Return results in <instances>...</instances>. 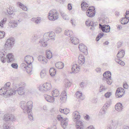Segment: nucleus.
Wrapping results in <instances>:
<instances>
[{
	"label": "nucleus",
	"mask_w": 129,
	"mask_h": 129,
	"mask_svg": "<svg viewBox=\"0 0 129 129\" xmlns=\"http://www.w3.org/2000/svg\"><path fill=\"white\" fill-rule=\"evenodd\" d=\"M16 90L14 89H10L9 90L2 88L0 89V94L1 95L7 94L8 96H10L15 94Z\"/></svg>",
	"instance_id": "nucleus-2"
},
{
	"label": "nucleus",
	"mask_w": 129,
	"mask_h": 129,
	"mask_svg": "<svg viewBox=\"0 0 129 129\" xmlns=\"http://www.w3.org/2000/svg\"><path fill=\"white\" fill-rule=\"evenodd\" d=\"M6 54L4 53L0 52V57L1 58V60L3 63L5 62L6 59V57H4L5 56Z\"/></svg>",
	"instance_id": "nucleus-26"
},
{
	"label": "nucleus",
	"mask_w": 129,
	"mask_h": 129,
	"mask_svg": "<svg viewBox=\"0 0 129 129\" xmlns=\"http://www.w3.org/2000/svg\"><path fill=\"white\" fill-rule=\"evenodd\" d=\"M68 119L67 118H64L63 120L61 122V125L63 128H65L68 125Z\"/></svg>",
	"instance_id": "nucleus-18"
},
{
	"label": "nucleus",
	"mask_w": 129,
	"mask_h": 129,
	"mask_svg": "<svg viewBox=\"0 0 129 129\" xmlns=\"http://www.w3.org/2000/svg\"><path fill=\"white\" fill-rule=\"evenodd\" d=\"M48 33L49 37L50 39H54L55 36V33L53 32H51L50 33Z\"/></svg>",
	"instance_id": "nucleus-42"
},
{
	"label": "nucleus",
	"mask_w": 129,
	"mask_h": 129,
	"mask_svg": "<svg viewBox=\"0 0 129 129\" xmlns=\"http://www.w3.org/2000/svg\"><path fill=\"white\" fill-rule=\"evenodd\" d=\"M11 67L13 68L17 69L18 68V65L16 63H12L11 64Z\"/></svg>",
	"instance_id": "nucleus-55"
},
{
	"label": "nucleus",
	"mask_w": 129,
	"mask_h": 129,
	"mask_svg": "<svg viewBox=\"0 0 129 129\" xmlns=\"http://www.w3.org/2000/svg\"><path fill=\"white\" fill-rule=\"evenodd\" d=\"M88 5L85 2H83L81 4V8L82 10H86L87 9V7H88Z\"/></svg>",
	"instance_id": "nucleus-35"
},
{
	"label": "nucleus",
	"mask_w": 129,
	"mask_h": 129,
	"mask_svg": "<svg viewBox=\"0 0 129 129\" xmlns=\"http://www.w3.org/2000/svg\"><path fill=\"white\" fill-rule=\"evenodd\" d=\"M107 89L106 87L103 85H101L99 89L100 92L105 91Z\"/></svg>",
	"instance_id": "nucleus-44"
},
{
	"label": "nucleus",
	"mask_w": 129,
	"mask_h": 129,
	"mask_svg": "<svg viewBox=\"0 0 129 129\" xmlns=\"http://www.w3.org/2000/svg\"><path fill=\"white\" fill-rule=\"evenodd\" d=\"M80 69L79 67L76 64H73L72 68V72L74 73H78L80 71Z\"/></svg>",
	"instance_id": "nucleus-10"
},
{
	"label": "nucleus",
	"mask_w": 129,
	"mask_h": 129,
	"mask_svg": "<svg viewBox=\"0 0 129 129\" xmlns=\"http://www.w3.org/2000/svg\"><path fill=\"white\" fill-rule=\"evenodd\" d=\"M20 67L22 68H24L25 69H26V67H27V66L26 65V64L25 63H23L21 64Z\"/></svg>",
	"instance_id": "nucleus-61"
},
{
	"label": "nucleus",
	"mask_w": 129,
	"mask_h": 129,
	"mask_svg": "<svg viewBox=\"0 0 129 129\" xmlns=\"http://www.w3.org/2000/svg\"><path fill=\"white\" fill-rule=\"evenodd\" d=\"M11 84V83L10 82H8L6 83L4 85V88L6 89H7L8 90H9V88H10V85Z\"/></svg>",
	"instance_id": "nucleus-49"
},
{
	"label": "nucleus",
	"mask_w": 129,
	"mask_h": 129,
	"mask_svg": "<svg viewBox=\"0 0 129 129\" xmlns=\"http://www.w3.org/2000/svg\"><path fill=\"white\" fill-rule=\"evenodd\" d=\"M124 54L125 52L124 50H119L117 54V56L118 58H121L123 57Z\"/></svg>",
	"instance_id": "nucleus-21"
},
{
	"label": "nucleus",
	"mask_w": 129,
	"mask_h": 129,
	"mask_svg": "<svg viewBox=\"0 0 129 129\" xmlns=\"http://www.w3.org/2000/svg\"><path fill=\"white\" fill-rule=\"evenodd\" d=\"M17 5L23 10L25 11H26L27 10V8L26 6L23 5L22 3L20 2H17Z\"/></svg>",
	"instance_id": "nucleus-29"
},
{
	"label": "nucleus",
	"mask_w": 129,
	"mask_h": 129,
	"mask_svg": "<svg viewBox=\"0 0 129 129\" xmlns=\"http://www.w3.org/2000/svg\"><path fill=\"white\" fill-rule=\"evenodd\" d=\"M104 35V34L103 33H100L97 36L96 40L97 41H98Z\"/></svg>",
	"instance_id": "nucleus-48"
},
{
	"label": "nucleus",
	"mask_w": 129,
	"mask_h": 129,
	"mask_svg": "<svg viewBox=\"0 0 129 129\" xmlns=\"http://www.w3.org/2000/svg\"><path fill=\"white\" fill-rule=\"evenodd\" d=\"M107 112V109L104 106L103 108L100 110V113L101 115L105 114Z\"/></svg>",
	"instance_id": "nucleus-38"
},
{
	"label": "nucleus",
	"mask_w": 129,
	"mask_h": 129,
	"mask_svg": "<svg viewBox=\"0 0 129 129\" xmlns=\"http://www.w3.org/2000/svg\"><path fill=\"white\" fill-rule=\"evenodd\" d=\"M7 21V19L6 18H4L0 22V26L1 27H4V24L6 23Z\"/></svg>",
	"instance_id": "nucleus-41"
},
{
	"label": "nucleus",
	"mask_w": 129,
	"mask_h": 129,
	"mask_svg": "<svg viewBox=\"0 0 129 129\" xmlns=\"http://www.w3.org/2000/svg\"><path fill=\"white\" fill-rule=\"evenodd\" d=\"M47 60L45 57H44V58H43L41 60V61H40V62L44 64H46L47 63Z\"/></svg>",
	"instance_id": "nucleus-52"
},
{
	"label": "nucleus",
	"mask_w": 129,
	"mask_h": 129,
	"mask_svg": "<svg viewBox=\"0 0 129 129\" xmlns=\"http://www.w3.org/2000/svg\"><path fill=\"white\" fill-rule=\"evenodd\" d=\"M44 97L45 100L48 102L52 103L54 101V98L49 95H45Z\"/></svg>",
	"instance_id": "nucleus-16"
},
{
	"label": "nucleus",
	"mask_w": 129,
	"mask_h": 129,
	"mask_svg": "<svg viewBox=\"0 0 129 129\" xmlns=\"http://www.w3.org/2000/svg\"><path fill=\"white\" fill-rule=\"evenodd\" d=\"M59 12L62 17L63 19L66 20H67L69 19V18L68 15L64 12L61 11H60Z\"/></svg>",
	"instance_id": "nucleus-33"
},
{
	"label": "nucleus",
	"mask_w": 129,
	"mask_h": 129,
	"mask_svg": "<svg viewBox=\"0 0 129 129\" xmlns=\"http://www.w3.org/2000/svg\"><path fill=\"white\" fill-rule=\"evenodd\" d=\"M39 42L40 43L41 46L43 47H46L47 45V42L43 39H41Z\"/></svg>",
	"instance_id": "nucleus-36"
},
{
	"label": "nucleus",
	"mask_w": 129,
	"mask_h": 129,
	"mask_svg": "<svg viewBox=\"0 0 129 129\" xmlns=\"http://www.w3.org/2000/svg\"><path fill=\"white\" fill-rule=\"evenodd\" d=\"M43 39L46 42L49 40V38L48 35V33H46L44 34Z\"/></svg>",
	"instance_id": "nucleus-43"
},
{
	"label": "nucleus",
	"mask_w": 129,
	"mask_h": 129,
	"mask_svg": "<svg viewBox=\"0 0 129 129\" xmlns=\"http://www.w3.org/2000/svg\"><path fill=\"white\" fill-rule=\"evenodd\" d=\"M85 58L84 56L81 54H80L78 57V62L79 64H83L85 62Z\"/></svg>",
	"instance_id": "nucleus-12"
},
{
	"label": "nucleus",
	"mask_w": 129,
	"mask_h": 129,
	"mask_svg": "<svg viewBox=\"0 0 129 129\" xmlns=\"http://www.w3.org/2000/svg\"><path fill=\"white\" fill-rule=\"evenodd\" d=\"M110 27L109 25L105 24L104 29H105V31L104 32L106 33L109 32L110 31Z\"/></svg>",
	"instance_id": "nucleus-47"
},
{
	"label": "nucleus",
	"mask_w": 129,
	"mask_h": 129,
	"mask_svg": "<svg viewBox=\"0 0 129 129\" xmlns=\"http://www.w3.org/2000/svg\"><path fill=\"white\" fill-rule=\"evenodd\" d=\"M125 17L123 18L121 22L122 24H127L129 21V17L126 15L125 16Z\"/></svg>",
	"instance_id": "nucleus-27"
},
{
	"label": "nucleus",
	"mask_w": 129,
	"mask_h": 129,
	"mask_svg": "<svg viewBox=\"0 0 129 129\" xmlns=\"http://www.w3.org/2000/svg\"><path fill=\"white\" fill-rule=\"evenodd\" d=\"M41 21L40 18H37V19L35 21V22L37 24H39L40 23Z\"/></svg>",
	"instance_id": "nucleus-60"
},
{
	"label": "nucleus",
	"mask_w": 129,
	"mask_h": 129,
	"mask_svg": "<svg viewBox=\"0 0 129 129\" xmlns=\"http://www.w3.org/2000/svg\"><path fill=\"white\" fill-rule=\"evenodd\" d=\"M6 58L8 59L7 62L9 63L14 60V56L12 53H9L7 55Z\"/></svg>",
	"instance_id": "nucleus-11"
},
{
	"label": "nucleus",
	"mask_w": 129,
	"mask_h": 129,
	"mask_svg": "<svg viewBox=\"0 0 129 129\" xmlns=\"http://www.w3.org/2000/svg\"><path fill=\"white\" fill-rule=\"evenodd\" d=\"M46 57L48 59L51 58L52 57V54L50 50H47L46 52Z\"/></svg>",
	"instance_id": "nucleus-37"
},
{
	"label": "nucleus",
	"mask_w": 129,
	"mask_h": 129,
	"mask_svg": "<svg viewBox=\"0 0 129 129\" xmlns=\"http://www.w3.org/2000/svg\"><path fill=\"white\" fill-rule=\"evenodd\" d=\"M60 99L63 102L64 101L66 100L67 98V94L65 91H63L61 93L59 96Z\"/></svg>",
	"instance_id": "nucleus-17"
},
{
	"label": "nucleus",
	"mask_w": 129,
	"mask_h": 129,
	"mask_svg": "<svg viewBox=\"0 0 129 129\" xmlns=\"http://www.w3.org/2000/svg\"><path fill=\"white\" fill-rule=\"evenodd\" d=\"M80 118V116L79 114V115L77 116H76L74 117H73L74 119V121H77Z\"/></svg>",
	"instance_id": "nucleus-54"
},
{
	"label": "nucleus",
	"mask_w": 129,
	"mask_h": 129,
	"mask_svg": "<svg viewBox=\"0 0 129 129\" xmlns=\"http://www.w3.org/2000/svg\"><path fill=\"white\" fill-rule=\"evenodd\" d=\"M58 13L56 10H53L50 11L48 13V17L51 21L55 20L58 18Z\"/></svg>",
	"instance_id": "nucleus-3"
},
{
	"label": "nucleus",
	"mask_w": 129,
	"mask_h": 129,
	"mask_svg": "<svg viewBox=\"0 0 129 129\" xmlns=\"http://www.w3.org/2000/svg\"><path fill=\"white\" fill-rule=\"evenodd\" d=\"M65 83H64V86L67 88L71 86V83L69 81L68 79H66L65 80Z\"/></svg>",
	"instance_id": "nucleus-39"
},
{
	"label": "nucleus",
	"mask_w": 129,
	"mask_h": 129,
	"mask_svg": "<svg viewBox=\"0 0 129 129\" xmlns=\"http://www.w3.org/2000/svg\"><path fill=\"white\" fill-rule=\"evenodd\" d=\"M62 30L61 28L57 27L56 28L55 32L57 33H59L61 32Z\"/></svg>",
	"instance_id": "nucleus-50"
},
{
	"label": "nucleus",
	"mask_w": 129,
	"mask_h": 129,
	"mask_svg": "<svg viewBox=\"0 0 129 129\" xmlns=\"http://www.w3.org/2000/svg\"><path fill=\"white\" fill-rule=\"evenodd\" d=\"M111 72L109 71H107L103 74L104 78L103 80L106 81V82L109 84H111L112 80L111 79Z\"/></svg>",
	"instance_id": "nucleus-5"
},
{
	"label": "nucleus",
	"mask_w": 129,
	"mask_h": 129,
	"mask_svg": "<svg viewBox=\"0 0 129 129\" xmlns=\"http://www.w3.org/2000/svg\"><path fill=\"white\" fill-rule=\"evenodd\" d=\"M105 26V24L102 25L100 24H99V28L103 32L105 31V29H104Z\"/></svg>",
	"instance_id": "nucleus-51"
},
{
	"label": "nucleus",
	"mask_w": 129,
	"mask_h": 129,
	"mask_svg": "<svg viewBox=\"0 0 129 129\" xmlns=\"http://www.w3.org/2000/svg\"><path fill=\"white\" fill-rule=\"evenodd\" d=\"M115 107L116 110L118 112H120L122 110L123 106L121 103H118L115 105Z\"/></svg>",
	"instance_id": "nucleus-13"
},
{
	"label": "nucleus",
	"mask_w": 129,
	"mask_h": 129,
	"mask_svg": "<svg viewBox=\"0 0 129 129\" xmlns=\"http://www.w3.org/2000/svg\"><path fill=\"white\" fill-rule=\"evenodd\" d=\"M11 124L9 122H7L3 126L4 129H11Z\"/></svg>",
	"instance_id": "nucleus-40"
},
{
	"label": "nucleus",
	"mask_w": 129,
	"mask_h": 129,
	"mask_svg": "<svg viewBox=\"0 0 129 129\" xmlns=\"http://www.w3.org/2000/svg\"><path fill=\"white\" fill-rule=\"evenodd\" d=\"M64 34L65 35L71 37L73 36V33L72 31L68 30H66L64 32Z\"/></svg>",
	"instance_id": "nucleus-34"
},
{
	"label": "nucleus",
	"mask_w": 129,
	"mask_h": 129,
	"mask_svg": "<svg viewBox=\"0 0 129 129\" xmlns=\"http://www.w3.org/2000/svg\"><path fill=\"white\" fill-rule=\"evenodd\" d=\"M51 88V84L48 83L41 85L39 87V90L41 92H45L49 90Z\"/></svg>",
	"instance_id": "nucleus-4"
},
{
	"label": "nucleus",
	"mask_w": 129,
	"mask_h": 129,
	"mask_svg": "<svg viewBox=\"0 0 129 129\" xmlns=\"http://www.w3.org/2000/svg\"><path fill=\"white\" fill-rule=\"evenodd\" d=\"M20 86L19 84H14L13 85V87L14 89H16L17 88H18V87Z\"/></svg>",
	"instance_id": "nucleus-62"
},
{
	"label": "nucleus",
	"mask_w": 129,
	"mask_h": 129,
	"mask_svg": "<svg viewBox=\"0 0 129 129\" xmlns=\"http://www.w3.org/2000/svg\"><path fill=\"white\" fill-rule=\"evenodd\" d=\"M57 119L60 121H62L64 119L60 115H57Z\"/></svg>",
	"instance_id": "nucleus-57"
},
{
	"label": "nucleus",
	"mask_w": 129,
	"mask_h": 129,
	"mask_svg": "<svg viewBox=\"0 0 129 129\" xmlns=\"http://www.w3.org/2000/svg\"><path fill=\"white\" fill-rule=\"evenodd\" d=\"M112 94V93L110 92H107L105 94V97L106 98H109L111 95Z\"/></svg>",
	"instance_id": "nucleus-58"
},
{
	"label": "nucleus",
	"mask_w": 129,
	"mask_h": 129,
	"mask_svg": "<svg viewBox=\"0 0 129 129\" xmlns=\"http://www.w3.org/2000/svg\"><path fill=\"white\" fill-rule=\"evenodd\" d=\"M32 66H31V65H30V64H27L26 69H25L27 73H29L31 72L32 70Z\"/></svg>",
	"instance_id": "nucleus-30"
},
{
	"label": "nucleus",
	"mask_w": 129,
	"mask_h": 129,
	"mask_svg": "<svg viewBox=\"0 0 129 129\" xmlns=\"http://www.w3.org/2000/svg\"><path fill=\"white\" fill-rule=\"evenodd\" d=\"M40 76L42 78H44L47 76L46 72L45 70H42L40 72Z\"/></svg>",
	"instance_id": "nucleus-32"
},
{
	"label": "nucleus",
	"mask_w": 129,
	"mask_h": 129,
	"mask_svg": "<svg viewBox=\"0 0 129 129\" xmlns=\"http://www.w3.org/2000/svg\"><path fill=\"white\" fill-rule=\"evenodd\" d=\"M76 126L77 129H83L84 127L83 122L80 120H78L76 121Z\"/></svg>",
	"instance_id": "nucleus-9"
},
{
	"label": "nucleus",
	"mask_w": 129,
	"mask_h": 129,
	"mask_svg": "<svg viewBox=\"0 0 129 129\" xmlns=\"http://www.w3.org/2000/svg\"><path fill=\"white\" fill-rule=\"evenodd\" d=\"M55 66V67L57 68L61 69L63 68L64 67V64L62 62L59 61L56 62Z\"/></svg>",
	"instance_id": "nucleus-19"
},
{
	"label": "nucleus",
	"mask_w": 129,
	"mask_h": 129,
	"mask_svg": "<svg viewBox=\"0 0 129 129\" xmlns=\"http://www.w3.org/2000/svg\"><path fill=\"white\" fill-rule=\"evenodd\" d=\"M95 9L93 7H91L89 8L88 10H87L86 14L87 16L89 17H92L95 15V13L94 12V10Z\"/></svg>",
	"instance_id": "nucleus-8"
},
{
	"label": "nucleus",
	"mask_w": 129,
	"mask_h": 129,
	"mask_svg": "<svg viewBox=\"0 0 129 129\" xmlns=\"http://www.w3.org/2000/svg\"><path fill=\"white\" fill-rule=\"evenodd\" d=\"M9 24L12 27H15L17 26L18 23L16 21L12 20L10 21Z\"/></svg>",
	"instance_id": "nucleus-20"
},
{
	"label": "nucleus",
	"mask_w": 129,
	"mask_h": 129,
	"mask_svg": "<svg viewBox=\"0 0 129 129\" xmlns=\"http://www.w3.org/2000/svg\"><path fill=\"white\" fill-rule=\"evenodd\" d=\"M116 128L117 126L115 124L112 123L109 125L107 129H116Z\"/></svg>",
	"instance_id": "nucleus-45"
},
{
	"label": "nucleus",
	"mask_w": 129,
	"mask_h": 129,
	"mask_svg": "<svg viewBox=\"0 0 129 129\" xmlns=\"http://www.w3.org/2000/svg\"><path fill=\"white\" fill-rule=\"evenodd\" d=\"M51 93L52 96L54 97H57L60 94L59 91L56 89L53 90Z\"/></svg>",
	"instance_id": "nucleus-24"
},
{
	"label": "nucleus",
	"mask_w": 129,
	"mask_h": 129,
	"mask_svg": "<svg viewBox=\"0 0 129 129\" xmlns=\"http://www.w3.org/2000/svg\"><path fill=\"white\" fill-rule=\"evenodd\" d=\"M75 95L77 98H79L82 100H83L85 99V97L82 96V93L80 92H77L75 94Z\"/></svg>",
	"instance_id": "nucleus-28"
},
{
	"label": "nucleus",
	"mask_w": 129,
	"mask_h": 129,
	"mask_svg": "<svg viewBox=\"0 0 129 129\" xmlns=\"http://www.w3.org/2000/svg\"><path fill=\"white\" fill-rule=\"evenodd\" d=\"M24 89L23 87H19L16 90V92H17L18 94L20 95H22L23 94L24 92L23 91Z\"/></svg>",
	"instance_id": "nucleus-23"
},
{
	"label": "nucleus",
	"mask_w": 129,
	"mask_h": 129,
	"mask_svg": "<svg viewBox=\"0 0 129 129\" xmlns=\"http://www.w3.org/2000/svg\"><path fill=\"white\" fill-rule=\"evenodd\" d=\"M98 24V23L97 22H92V23H91V25L92 27H95L96 25H97Z\"/></svg>",
	"instance_id": "nucleus-63"
},
{
	"label": "nucleus",
	"mask_w": 129,
	"mask_h": 129,
	"mask_svg": "<svg viewBox=\"0 0 129 129\" xmlns=\"http://www.w3.org/2000/svg\"><path fill=\"white\" fill-rule=\"evenodd\" d=\"M79 48L80 51L84 53L87 51V47L82 44L79 45Z\"/></svg>",
	"instance_id": "nucleus-15"
},
{
	"label": "nucleus",
	"mask_w": 129,
	"mask_h": 129,
	"mask_svg": "<svg viewBox=\"0 0 129 129\" xmlns=\"http://www.w3.org/2000/svg\"><path fill=\"white\" fill-rule=\"evenodd\" d=\"M15 120V117L12 114H5L4 116L3 120L6 121H12Z\"/></svg>",
	"instance_id": "nucleus-7"
},
{
	"label": "nucleus",
	"mask_w": 129,
	"mask_h": 129,
	"mask_svg": "<svg viewBox=\"0 0 129 129\" xmlns=\"http://www.w3.org/2000/svg\"><path fill=\"white\" fill-rule=\"evenodd\" d=\"M63 110L64 111V112H63V113L66 114H67L70 112V110L67 108L64 109H63Z\"/></svg>",
	"instance_id": "nucleus-59"
},
{
	"label": "nucleus",
	"mask_w": 129,
	"mask_h": 129,
	"mask_svg": "<svg viewBox=\"0 0 129 129\" xmlns=\"http://www.w3.org/2000/svg\"><path fill=\"white\" fill-rule=\"evenodd\" d=\"M50 75L52 76H54L56 73V71L54 68H51L49 71Z\"/></svg>",
	"instance_id": "nucleus-31"
},
{
	"label": "nucleus",
	"mask_w": 129,
	"mask_h": 129,
	"mask_svg": "<svg viewBox=\"0 0 129 129\" xmlns=\"http://www.w3.org/2000/svg\"><path fill=\"white\" fill-rule=\"evenodd\" d=\"M44 57L42 56H39L38 57V60L40 62L41 61V60L43 58H44Z\"/></svg>",
	"instance_id": "nucleus-64"
},
{
	"label": "nucleus",
	"mask_w": 129,
	"mask_h": 129,
	"mask_svg": "<svg viewBox=\"0 0 129 129\" xmlns=\"http://www.w3.org/2000/svg\"><path fill=\"white\" fill-rule=\"evenodd\" d=\"M14 8L12 7H10L7 10V11L9 15H13L15 14L14 13L15 10L13 9Z\"/></svg>",
	"instance_id": "nucleus-25"
},
{
	"label": "nucleus",
	"mask_w": 129,
	"mask_h": 129,
	"mask_svg": "<svg viewBox=\"0 0 129 129\" xmlns=\"http://www.w3.org/2000/svg\"><path fill=\"white\" fill-rule=\"evenodd\" d=\"M5 33L4 31H0V39H2L5 37Z\"/></svg>",
	"instance_id": "nucleus-53"
},
{
	"label": "nucleus",
	"mask_w": 129,
	"mask_h": 129,
	"mask_svg": "<svg viewBox=\"0 0 129 129\" xmlns=\"http://www.w3.org/2000/svg\"><path fill=\"white\" fill-rule=\"evenodd\" d=\"M115 60L116 62L121 65L123 66L124 65V62L122 61L119 59L117 58H115Z\"/></svg>",
	"instance_id": "nucleus-46"
},
{
	"label": "nucleus",
	"mask_w": 129,
	"mask_h": 129,
	"mask_svg": "<svg viewBox=\"0 0 129 129\" xmlns=\"http://www.w3.org/2000/svg\"><path fill=\"white\" fill-rule=\"evenodd\" d=\"M119 93H122V94L120 95V96H122L124 93V89L121 87L118 88L116 90L115 95H118Z\"/></svg>",
	"instance_id": "nucleus-14"
},
{
	"label": "nucleus",
	"mask_w": 129,
	"mask_h": 129,
	"mask_svg": "<svg viewBox=\"0 0 129 129\" xmlns=\"http://www.w3.org/2000/svg\"><path fill=\"white\" fill-rule=\"evenodd\" d=\"M15 43V40L14 38L10 37L7 39L4 45L5 47L10 49L14 45Z\"/></svg>",
	"instance_id": "nucleus-6"
},
{
	"label": "nucleus",
	"mask_w": 129,
	"mask_h": 129,
	"mask_svg": "<svg viewBox=\"0 0 129 129\" xmlns=\"http://www.w3.org/2000/svg\"><path fill=\"white\" fill-rule=\"evenodd\" d=\"M30 56H28L27 55L26 56L24 59V61H25V62L27 63V64H29V63L28 62V60L29 59L28 58Z\"/></svg>",
	"instance_id": "nucleus-56"
},
{
	"label": "nucleus",
	"mask_w": 129,
	"mask_h": 129,
	"mask_svg": "<svg viewBox=\"0 0 129 129\" xmlns=\"http://www.w3.org/2000/svg\"><path fill=\"white\" fill-rule=\"evenodd\" d=\"M20 106L23 110L26 111L28 114V118L29 120H32V115L31 109L32 108V102L30 101L28 102L27 104L23 102H21Z\"/></svg>",
	"instance_id": "nucleus-1"
},
{
	"label": "nucleus",
	"mask_w": 129,
	"mask_h": 129,
	"mask_svg": "<svg viewBox=\"0 0 129 129\" xmlns=\"http://www.w3.org/2000/svg\"><path fill=\"white\" fill-rule=\"evenodd\" d=\"M71 42L74 45L77 44L79 43V40L75 37L72 36L70 39Z\"/></svg>",
	"instance_id": "nucleus-22"
}]
</instances>
